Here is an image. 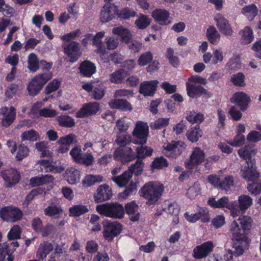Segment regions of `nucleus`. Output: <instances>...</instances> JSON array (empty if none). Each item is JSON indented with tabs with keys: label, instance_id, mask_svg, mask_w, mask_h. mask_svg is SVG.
Returning <instances> with one entry per match:
<instances>
[{
	"label": "nucleus",
	"instance_id": "f257e3e1",
	"mask_svg": "<svg viewBox=\"0 0 261 261\" xmlns=\"http://www.w3.org/2000/svg\"><path fill=\"white\" fill-rule=\"evenodd\" d=\"M164 191L163 184L159 181H150L144 185L140 191V195L147 200L149 205L155 203Z\"/></svg>",
	"mask_w": 261,
	"mask_h": 261
},
{
	"label": "nucleus",
	"instance_id": "f03ea898",
	"mask_svg": "<svg viewBox=\"0 0 261 261\" xmlns=\"http://www.w3.org/2000/svg\"><path fill=\"white\" fill-rule=\"evenodd\" d=\"M96 210L99 214L111 218L122 219L124 215L123 205L117 202H108L98 205Z\"/></svg>",
	"mask_w": 261,
	"mask_h": 261
},
{
	"label": "nucleus",
	"instance_id": "7ed1b4c3",
	"mask_svg": "<svg viewBox=\"0 0 261 261\" xmlns=\"http://www.w3.org/2000/svg\"><path fill=\"white\" fill-rule=\"evenodd\" d=\"M132 135L136 138L132 141L134 144H145L147 142L149 135V127L147 123L142 121H137Z\"/></svg>",
	"mask_w": 261,
	"mask_h": 261
},
{
	"label": "nucleus",
	"instance_id": "20e7f679",
	"mask_svg": "<svg viewBox=\"0 0 261 261\" xmlns=\"http://www.w3.org/2000/svg\"><path fill=\"white\" fill-rule=\"evenodd\" d=\"M251 223L252 220L250 217L242 216L233 221L230 225V232L231 234L246 236L245 231L250 229Z\"/></svg>",
	"mask_w": 261,
	"mask_h": 261
},
{
	"label": "nucleus",
	"instance_id": "39448f33",
	"mask_svg": "<svg viewBox=\"0 0 261 261\" xmlns=\"http://www.w3.org/2000/svg\"><path fill=\"white\" fill-rule=\"evenodd\" d=\"M232 235L233 240V247L234 251L233 252L230 250H228V261L232 258L233 254L236 256L242 255L244 252V249L247 247L248 244V239L246 236L234 234H232Z\"/></svg>",
	"mask_w": 261,
	"mask_h": 261
},
{
	"label": "nucleus",
	"instance_id": "423d86ee",
	"mask_svg": "<svg viewBox=\"0 0 261 261\" xmlns=\"http://www.w3.org/2000/svg\"><path fill=\"white\" fill-rule=\"evenodd\" d=\"M238 207L237 202L235 201L233 208L231 209V216L236 217L240 214L245 213L247 210L253 204V199L247 195H241L238 198Z\"/></svg>",
	"mask_w": 261,
	"mask_h": 261
},
{
	"label": "nucleus",
	"instance_id": "0eeeda50",
	"mask_svg": "<svg viewBox=\"0 0 261 261\" xmlns=\"http://www.w3.org/2000/svg\"><path fill=\"white\" fill-rule=\"evenodd\" d=\"M105 35V32L101 31L93 36L92 34H88L86 36V39L92 40L93 45L96 46V53L102 59H105L108 56V52L106 50V46L102 43V39Z\"/></svg>",
	"mask_w": 261,
	"mask_h": 261
},
{
	"label": "nucleus",
	"instance_id": "6e6552de",
	"mask_svg": "<svg viewBox=\"0 0 261 261\" xmlns=\"http://www.w3.org/2000/svg\"><path fill=\"white\" fill-rule=\"evenodd\" d=\"M205 155L204 151L200 148L194 147L189 157L185 162L186 167L189 169L197 168L205 160Z\"/></svg>",
	"mask_w": 261,
	"mask_h": 261
},
{
	"label": "nucleus",
	"instance_id": "1a4fd4ad",
	"mask_svg": "<svg viewBox=\"0 0 261 261\" xmlns=\"http://www.w3.org/2000/svg\"><path fill=\"white\" fill-rule=\"evenodd\" d=\"M241 176L247 181H255L259 177V173L256 169L254 160L246 161L241 166Z\"/></svg>",
	"mask_w": 261,
	"mask_h": 261
},
{
	"label": "nucleus",
	"instance_id": "9d476101",
	"mask_svg": "<svg viewBox=\"0 0 261 261\" xmlns=\"http://www.w3.org/2000/svg\"><path fill=\"white\" fill-rule=\"evenodd\" d=\"M102 224L104 229L103 236L108 241H112L115 236L120 233L122 230L121 225L117 222L105 220Z\"/></svg>",
	"mask_w": 261,
	"mask_h": 261
},
{
	"label": "nucleus",
	"instance_id": "9b49d317",
	"mask_svg": "<svg viewBox=\"0 0 261 261\" xmlns=\"http://www.w3.org/2000/svg\"><path fill=\"white\" fill-rule=\"evenodd\" d=\"M186 148V144L181 141H172L164 146V153L167 156L175 158L179 155Z\"/></svg>",
	"mask_w": 261,
	"mask_h": 261
},
{
	"label": "nucleus",
	"instance_id": "f8f14e48",
	"mask_svg": "<svg viewBox=\"0 0 261 261\" xmlns=\"http://www.w3.org/2000/svg\"><path fill=\"white\" fill-rule=\"evenodd\" d=\"M0 216L5 221L14 222L21 218L22 213L16 207L5 206L1 209Z\"/></svg>",
	"mask_w": 261,
	"mask_h": 261
},
{
	"label": "nucleus",
	"instance_id": "ddd939ff",
	"mask_svg": "<svg viewBox=\"0 0 261 261\" xmlns=\"http://www.w3.org/2000/svg\"><path fill=\"white\" fill-rule=\"evenodd\" d=\"M214 19L218 30L222 34L227 37L232 36L233 31L232 27L222 14L220 13L216 14Z\"/></svg>",
	"mask_w": 261,
	"mask_h": 261
},
{
	"label": "nucleus",
	"instance_id": "4468645a",
	"mask_svg": "<svg viewBox=\"0 0 261 261\" xmlns=\"http://www.w3.org/2000/svg\"><path fill=\"white\" fill-rule=\"evenodd\" d=\"M214 247L212 241L203 243L194 248L192 256L197 259L205 258L213 251Z\"/></svg>",
	"mask_w": 261,
	"mask_h": 261
},
{
	"label": "nucleus",
	"instance_id": "2eb2a0df",
	"mask_svg": "<svg viewBox=\"0 0 261 261\" xmlns=\"http://www.w3.org/2000/svg\"><path fill=\"white\" fill-rule=\"evenodd\" d=\"M250 101V97L243 91L234 93L230 98L231 102L237 105L243 112L247 109Z\"/></svg>",
	"mask_w": 261,
	"mask_h": 261
},
{
	"label": "nucleus",
	"instance_id": "dca6fc26",
	"mask_svg": "<svg viewBox=\"0 0 261 261\" xmlns=\"http://www.w3.org/2000/svg\"><path fill=\"white\" fill-rule=\"evenodd\" d=\"M224 59V54L222 48L218 47L213 50V53L206 52L203 55V60L205 63H211L213 65H216L218 63L222 62Z\"/></svg>",
	"mask_w": 261,
	"mask_h": 261
},
{
	"label": "nucleus",
	"instance_id": "f3484780",
	"mask_svg": "<svg viewBox=\"0 0 261 261\" xmlns=\"http://www.w3.org/2000/svg\"><path fill=\"white\" fill-rule=\"evenodd\" d=\"M118 14V9L113 4L107 3L102 8L99 18L101 22H107L114 18L115 15Z\"/></svg>",
	"mask_w": 261,
	"mask_h": 261
},
{
	"label": "nucleus",
	"instance_id": "a211bd4d",
	"mask_svg": "<svg viewBox=\"0 0 261 261\" xmlns=\"http://www.w3.org/2000/svg\"><path fill=\"white\" fill-rule=\"evenodd\" d=\"M0 116H2V124L4 127L9 126L14 121L16 111L13 107L10 108L6 106L0 109Z\"/></svg>",
	"mask_w": 261,
	"mask_h": 261
},
{
	"label": "nucleus",
	"instance_id": "6ab92c4d",
	"mask_svg": "<svg viewBox=\"0 0 261 261\" xmlns=\"http://www.w3.org/2000/svg\"><path fill=\"white\" fill-rule=\"evenodd\" d=\"M112 196V191L109 186L104 184L99 186L94 194L96 202L100 203L110 199Z\"/></svg>",
	"mask_w": 261,
	"mask_h": 261
},
{
	"label": "nucleus",
	"instance_id": "aec40b11",
	"mask_svg": "<svg viewBox=\"0 0 261 261\" xmlns=\"http://www.w3.org/2000/svg\"><path fill=\"white\" fill-rule=\"evenodd\" d=\"M207 203L212 207L217 208H226L230 211V215L231 216V209L233 208L235 201L229 202V199L226 196H224L216 200L214 198H210Z\"/></svg>",
	"mask_w": 261,
	"mask_h": 261
},
{
	"label": "nucleus",
	"instance_id": "412c9836",
	"mask_svg": "<svg viewBox=\"0 0 261 261\" xmlns=\"http://www.w3.org/2000/svg\"><path fill=\"white\" fill-rule=\"evenodd\" d=\"M154 20L161 25H166L171 23L169 12L164 9H156L151 13Z\"/></svg>",
	"mask_w": 261,
	"mask_h": 261
},
{
	"label": "nucleus",
	"instance_id": "4be33fe9",
	"mask_svg": "<svg viewBox=\"0 0 261 261\" xmlns=\"http://www.w3.org/2000/svg\"><path fill=\"white\" fill-rule=\"evenodd\" d=\"M64 51L71 62L76 61L82 54L79 44L74 41L67 45L64 48Z\"/></svg>",
	"mask_w": 261,
	"mask_h": 261
},
{
	"label": "nucleus",
	"instance_id": "5701e85b",
	"mask_svg": "<svg viewBox=\"0 0 261 261\" xmlns=\"http://www.w3.org/2000/svg\"><path fill=\"white\" fill-rule=\"evenodd\" d=\"M76 142V136L73 134H70L61 137L57 143L60 145L58 149L59 152L65 153L70 148V145Z\"/></svg>",
	"mask_w": 261,
	"mask_h": 261
},
{
	"label": "nucleus",
	"instance_id": "b1692460",
	"mask_svg": "<svg viewBox=\"0 0 261 261\" xmlns=\"http://www.w3.org/2000/svg\"><path fill=\"white\" fill-rule=\"evenodd\" d=\"M2 176L6 186L11 187L19 181L20 175L18 171L13 168L6 170L2 172Z\"/></svg>",
	"mask_w": 261,
	"mask_h": 261
},
{
	"label": "nucleus",
	"instance_id": "393cba45",
	"mask_svg": "<svg viewBox=\"0 0 261 261\" xmlns=\"http://www.w3.org/2000/svg\"><path fill=\"white\" fill-rule=\"evenodd\" d=\"M81 172L75 167L68 168L64 174V178L71 185H75L79 183L81 179Z\"/></svg>",
	"mask_w": 261,
	"mask_h": 261
},
{
	"label": "nucleus",
	"instance_id": "a878e982",
	"mask_svg": "<svg viewBox=\"0 0 261 261\" xmlns=\"http://www.w3.org/2000/svg\"><path fill=\"white\" fill-rule=\"evenodd\" d=\"M208 212L206 208L204 207L200 208L198 213L191 214L189 212H186L184 214L185 219L190 223H195L199 220L202 217L205 218L202 220L203 222L209 221L210 218L207 217Z\"/></svg>",
	"mask_w": 261,
	"mask_h": 261
},
{
	"label": "nucleus",
	"instance_id": "bb28decb",
	"mask_svg": "<svg viewBox=\"0 0 261 261\" xmlns=\"http://www.w3.org/2000/svg\"><path fill=\"white\" fill-rule=\"evenodd\" d=\"M158 84L157 80L144 82L140 84L139 92L144 96H152L156 91Z\"/></svg>",
	"mask_w": 261,
	"mask_h": 261
},
{
	"label": "nucleus",
	"instance_id": "cd10ccee",
	"mask_svg": "<svg viewBox=\"0 0 261 261\" xmlns=\"http://www.w3.org/2000/svg\"><path fill=\"white\" fill-rule=\"evenodd\" d=\"M99 110V104L96 102H90L84 106L76 113V116L81 118L95 114Z\"/></svg>",
	"mask_w": 261,
	"mask_h": 261
},
{
	"label": "nucleus",
	"instance_id": "c85d7f7f",
	"mask_svg": "<svg viewBox=\"0 0 261 261\" xmlns=\"http://www.w3.org/2000/svg\"><path fill=\"white\" fill-rule=\"evenodd\" d=\"M186 86L188 95L192 98H197L202 94H207L206 90L201 86H195L187 82Z\"/></svg>",
	"mask_w": 261,
	"mask_h": 261
},
{
	"label": "nucleus",
	"instance_id": "c756f323",
	"mask_svg": "<svg viewBox=\"0 0 261 261\" xmlns=\"http://www.w3.org/2000/svg\"><path fill=\"white\" fill-rule=\"evenodd\" d=\"M37 164L40 166V170L42 171L52 172L54 173H61L64 170V168L61 166H54L51 165V162L49 160H40L37 162Z\"/></svg>",
	"mask_w": 261,
	"mask_h": 261
},
{
	"label": "nucleus",
	"instance_id": "7c9ffc66",
	"mask_svg": "<svg viewBox=\"0 0 261 261\" xmlns=\"http://www.w3.org/2000/svg\"><path fill=\"white\" fill-rule=\"evenodd\" d=\"M80 73L85 76L90 77L96 71V67L95 64L88 60H85L82 62L80 66Z\"/></svg>",
	"mask_w": 261,
	"mask_h": 261
},
{
	"label": "nucleus",
	"instance_id": "2f4dec72",
	"mask_svg": "<svg viewBox=\"0 0 261 261\" xmlns=\"http://www.w3.org/2000/svg\"><path fill=\"white\" fill-rule=\"evenodd\" d=\"M126 213L129 216V219L133 222L139 220L140 214L138 212V206L135 201L128 202L125 205Z\"/></svg>",
	"mask_w": 261,
	"mask_h": 261
},
{
	"label": "nucleus",
	"instance_id": "473e14b6",
	"mask_svg": "<svg viewBox=\"0 0 261 261\" xmlns=\"http://www.w3.org/2000/svg\"><path fill=\"white\" fill-rule=\"evenodd\" d=\"M240 40L242 44H248L252 42L254 39L253 32L252 29L246 26L239 32Z\"/></svg>",
	"mask_w": 261,
	"mask_h": 261
},
{
	"label": "nucleus",
	"instance_id": "72a5a7b5",
	"mask_svg": "<svg viewBox=\"0 0 261 261\" xmlns=\"http://www.w3.org/2000/svg\"><path fill=\"white\" fill-rule=\"evenodd\" d=\"M112 33L119 36L121 40L125 43H128L132 39V35L130 31L123 27L114 28L112 30Z\"/></svg>",
	"mask_w": 261,
	"mask_h": 261
},
{
	"label": "nucleus",
	"instance_id": "f704fd0d",
	"mask_svg": "<svg viewBox=\"0 0 261 261\" xmlns=\"http://www.w3.org/2000/svg\"><path fill=\"white\" fill-rule=\"evenodd\" d=\"M206 37L212 44L217 45L219 43L221 35L214 26L210 25L206 29Z\"/></svg>",
	"mask_w": 261,
	"mask_h": 261
},
{
	"label": "nucleus",
	"instance_id": "c9c22d12",
	"mask_svg": "<svg viewBox=\"0 0 261 261\" xmlns=\"http://www.w3.org/2000/svg\"><path fill=\"white\" fill-rule=\"evenodd\" d=\"M257 151V149L246 145L240 148L238 153L241 158L246 161H250V160H253L252 158L255 156Z\"/></svg>",
	"mask_w": 261,
	"mask_h": 261
},
{
	"label": "nucleus",
	"instance_id": "e433bc0d",
	"mask_svg": "<svg viewBox=\"0 0 261 261\" xmlns=\"http://www.w3.org/2000/svg\"><path fill=\"white\" fill-rule=\"evenodd\" d=\"M132 178V174L129 172L126 171L120 175L112 177L111 180L119 187L123 188L129 182Z\"/></svg>",
	"mask_w": 261,
	"mask_h": 261
},
{
	"label": "nucleus",
	"instance_id": "4c0bfd02",
	"mask_svg": "<svg viewBox=\"0 0 261 261\" xmlns=\"http://www.w3.org/2000/svg\"><path fill=\"white\" fill-rule=\"evenodd\" d=\"M128 150L129 153L126 154L120 150H116L114 153V157L116 160L120 161L123 163L130 162L137 156L133 153V149L131 148H129Z\"/></svg>",
	"mask_w": 261,
	"mask_h": 261
},
{
	"label": "nucleus",
	"instance_id": "58836bf2",
	"mask_svg": "<svg viewBox=\"0 0 261 261\" xmlns=\"http://www.w3.org/2000/svg\"><path fill=\"white\" fill-rule=\"evenodd\" d=\"M53 244L48 242L41 243L37 251L36 256L40 259H44L46 256L53 250Z\"/></svg>",
	"mask_w": 261,
	"mask_h": 261
},
{
	"label": "nucleus",
	"instance_id": "ea45409f",
	"mask_svg": "<svg viewBox=\"0 0 261 261\" xmlns=\"http://www.w3.org/2000/svg\"><path fill=\"white\" fill-rule=\"evenodd\" d=\"M186 120L190 123L200 124L204 120V116L202 113L195 111H189L186 112Z\"/></svg>",
	"mask_w": 261,
	"mask_h": 261
},
{
	"label": "nucleus",
	"instance_id": "a19ab883",
	"mask_svg": "<svg viewBox=\"0 0 261 261\" xmlns=\"http://www.w3.org/2000/svg\"><path fill=\"white\" fill-rule=\"evenodd\" d=\"M241 13L249 21L253 20L258 14V9L254 4H251L244 7L241 10Z\"/></svg>",
	"mask_w": 261,
	"mask_h": 261
},
{
	"label": "nucleus",
	"instance_id": "79ce46f5",
	"mask_svg": "<svg viewBox=\"0 0 261 261\" xmlns=\"http://www.w3.org/2000/svg\"><path fill=\"white\" fill-rule=\"evenodd\" d=\"M234 187V179L231 175H226L221 180L219 189L228 192Z\"/></svg>",
	"mask_w": 261,
	"mask_h": 261
},
{
	"label": "nucleus",
	"instance_id": "37998d69",
	"mask_svg": "<svg viewBox=\"0 0 261 261\" xmlns=\"http://www.w3.org/2000/svg\"><path fill=\"white\" fill-rule=\"evenodd\" d=\"M40 136L39 133L33 129L24 131L20 136L21 142L25 141L35 142L40 140Z\"/></svg>",
	"mask_w": 261,
	"mask_h": 261
},
{
	"label": "nucleus",
	"instance_id": "c03bdc74",
	"mask_svg": "<svg viewBox=\"0 0 261 261\" xmlns=\"http://www.w3.org/2000/svg\"><path fill=\"white\" fill-rule=\"evenodd\" d=\"M202 130L197 126L192 127L186 134L187 138L192 142H197L202 136Z\"/></svg>",
	"mask_w": 261,
	"mask_h": 261
},
{
	"label": "nucleus",
	"instance_id": "a18cd8bd",
	"mask_svg": "<svg viewBox=\"0 0 261 261\" xmlns=\"http://www.w3.org/2000/svg\"><path fill=\"white\" fill-rule=\"evenodd\" d=\"M54 180V177L51 175H45L41 177H35L30 179V184L33 187L39 186L42 185L46 184L52 182Z\"/></svg>",
	"mask_w": 261,
	"mask_h": 261
},
{
	"label": "nucleus",
	"instance_id": "49530a36",
	"mask_svg": "<svg viewBox=\"0 0 261 261\" xmlns=\"http://www.w3.org/2000/svg\"><path fill=\"white\" fill-rule=\"evenodd\" d=\"M103 178L101 175H87L82 180V183L84 187H89L96 183L102 182Z\"/></svg>",
	"mask_w": 261,
	"mask_h": 261
},
{
	"label": "nucleus",
	"instance_id": "de8ad7c7",
	"mask_svg": "<svg viewBox=\"0 0 261 261\" xmlns=\"http://www.w3.org/2000/svg\"><path fill=\"white\" fill-rule=\"evenodd\" d=\"M44 214L48 216L54 218H59L62 214L63 210L60 206L50 205L44 209Z\"/></svg>",
	"mask_w": 261,
	"mask_h": 261
},
{
	"label": "nucleus",
	"instance_id": "09e8293b",
	"mask_svg": "<svg viewBox=\"0 0 261 261\" xmlns=\"http://www.w3.org/2000/svg\"><path fill=\"white\" fill-rule=\"evenodd\" d=\"M151 22V19L147 15L140 14L135 20V24L140 30H143L148 27Z\"/></svg>",
	"mask_w": 261,
	"mask_h": 261
},
{
	"label": "nucleus",
	"instance_id": "8fccbe9b",
	"mask_svg": "<svg viewBox=\"0 0 261 261\" xmlns=\"http://www.w3.org/2000/svg\"><path fill=\"white\" fill-rule=\"evenodd\" d=\"M201 189L200 185L198 182H194L187 189L186 196L191 199L195 198L201 193Z\"/></svg>",
	"mask_w": 261,
	"mask_h": 261
},
{
	"label": "nucleus",
	"instance_id": "3c124183",
	"mask_svg": "<svg viewBox=\"0 0 261 261\" xmlns=\"http://www.w3.org/2000/svg\"><path fill=\"white\" fill-rule=\"evenodd\" d=\"M88 209L86 206L82 204H77L71 206L69 208V216L79 217L88 212Z\"/></svg>",
	"mask_w": 261,
	"mask_h": 261
},
{
	"label": "nucleus",
	"instance_id": "603ef678",
	"mask_svg": "<svg viewBox=\"0 0 261 261\" xmlns=\"http://www.w3.org/2000/svg\"><path fill=\"white\" fill-rule=\"evenodd\" d=\"M137 191V186L136 184L131 181L128 187L123 192L118 194V198L120 200L125 199L129 196L135 193Z\"/></svg>",
	"mask_w": 261,
	"mask_h": 261
},
{
	"label": "nucleus",
	"instance_id": "864d4df0",
	"mask_svg": "<svg viewBox=\"0 0 261 261\" xmlns=\"http://www.w3.org/2000/svg\"><path fill=\"white\" fill-rule=\"evenodd\" d=\"M144 164L141 160H137L134 164H131L128 168L127 171L129 172L132 174H134L135 175H140L142 174Z\"/></svg>",
	"mask_w": 261,
	"mask_h": 261
},
{
	"label": "nucleus",
	"instance_id": "5fc2aeb1",
	"mask_svg": "<svg viewBox=\"0 0 261 261\" xmlns=\"http://www.w3.org/2000/svg\"><path fill=\"white\" fill-rule=\"evenodd\" d=\"M52 77V73L50 72H46L42 74H39L36 75L33 80L38 84L41 88H43L44 85Z\"/></svg>",
	"mask_w": 261,
	"mask_h": 261
},
{
	"label": "nucleus",
	"instance_id": "6e6d98bb",
	"mask_svg": "<svg viewBox=\"0 0 261 261\" xmlns=\"http://www.w3.org/2000/svg\"><path fill=\"white\" fill-rule=\"evenodd\" d=\"M8 247L5 242L0 244V261H13L14 256L8 253Z\"/></svg>",
	"mask_w": 261,
	"mask_h": 261
},
{
	"label": "nucleus",
	"instance_id": "4d7b16f0",
	"mask_svg": "<svg viewBox=\"0 0 261 261\" xmlns=\"http://www.w3.org/2000/svg\"><path fill=\"white\" fill-rule=\"evenodd\" d=\"M168 163L167 160L163 156L158 157L154 159L151 164L152 170L155 169H162L167 167Z\"/></svg>",
	"mask_w": 261,
	"mask_h": 261
},
{
	"label": "nucleus",
	"instance_id": "13d9d810",
	"mask_svg": "<svg viewBox=\"0 0 261 261\" xmlns=\"http://www.w3.org/2000/svg\"><path fill=\"white\" fill-rule=\"evenodd\" d=\"M245 79V75L242 72H238L231 76L230 81L235 86L245 87L246 85Z\"/></svg>",
	"mask_w": 261,
	"mask_h": 261
},
{
	"label": "nucleus",
	"instance_id": "bf43d9fd",
	"mask_svg": "<svg viewBox=\"0 0 261 261\" xmlns=\"http://www.w3.org/2000/svg\"><path fill=\"white\" fill-rule=\"evenodd\" d=\"M59 124L61 126L71 127L74 125V119L69 116L62 115L56 118Z\"/></svg>",
	"mask_w": 261,
	"mask_h": 261
},
{
	"label": "nucleus",
	"instance_id": "052dcab7",
	"mask_svg": "<svg viewBox=\"0 0 261 261\" xmlns=\"http://www.w3.org/2000/svg\"><path fill=\"white\" fill-rule=\"evenodd\" d=\"M137 158L138 159H144L146 156H150L153 152V149L148 146H139L136 148Z\"/></svg>",
	"mask_w": 261,
	"mask_h": 261
},
{
	"label": "nucleus",
	"instance_id": "680f3d73",
	"mask_svg": "<svg viewBox=\"0 0 261 261\" xmlns=\"http://www.w3.org/2000/svg\"><path fill=\"white\" fill-rule=\"evenodd\" d=\"M126 73L123 70H119L110 75V80L112 83H121L126 76Z\"/></svg>",
	"mask_w": 261,
	"mask_h": 261
},
{
	"label": "nucleus",
	"instance_id": "e2e57ef3",
	"mask_svg": "<svg viewBox=\"0 0 261 261\" xmlns=\"http://www.w3.org/2000/svg\"><path fill=\"white\" fill-rule=\"evenodd\" d=\"M39 61L37 56L32 53L28 57V68L32 72H35L39 69Z\"/></svg>",
	"mask_w": 261,
	"mask_h": 261
},
{
	"label": "nucleus",
	"instance_id": "0e129e2a",
	"mask_svg": "<svg viewBox=\"0 0 261 261\" xmlns=\"http://www.w3.org/2000/svg\"><path fill=\"white\" fill-rule=\"evenodd\" d=\"M119 40L114 36H108L105 39L106 50H114L119 45Z\"/></svg>",
	"mask_w": 261,
	"mask_h": 261
},
{
	"label": "nucleus",
	"instance_id": "69168bd1",
	"mask_svg": "<svg viewBox=\"0 0 261 261\" xmlns=\"http://www.w3.org/2000/svg\"><path fill=\"white\" fill-rule=\"evenodd\" d=\"M132 141V137L129 134L119 135L116 139V143L120 146L124 147L129 145Z\"/></svg>",
	"mask_w": 261,
	"mask_h": 261
},
{
	"label": "nucleus",
	"instance_id": "338daca9",
	"mask_svg": "<svg viewBox=\"0 0 261 261\" xmlns=\"http://www.w3.org/2000/svg\"><path fill=\"white\" fill-rule=\"evenodd\" d=\"M99 218V217L97 215L93 214L91 216L89 222V226L91 228V231H98L100 230L101 226L98 223Z\"/></svg>",
	"mask_w": 261,
	"mask_h": 261
},
{
	"label": "nucleus",
	"instance_id": "774afa93",
	"mask_svg": "<svg viewBox=\"0 0 261 261\" xmlns=\"http://www.w3.org/2000/svg\"><path fill=\"white\" fill-rule=\"evenodd\" d=\"M153 59V56L150 51L142 54L138 60V64L143 66L150 63Z\"/></svg>",
	"mask_w": 261,
	"mask_h": 261
}]
</instances>
